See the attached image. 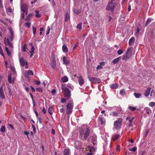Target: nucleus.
I'll return each mask as SVG.
<instances>
[{"mask_svg": "<svg viewBox=\"0 0 155 155\" xmlns=\"http://www.w3.org/2000/svg\"><path fill=\"white\" fill-rule=\"evenodd\" d=\"M90 134V130L88 128H86V129L84 132V130H81L80 132L81 139L83 140H86Z\"/></svg>", "mask_w": 155, "mask_h": 155, "instance_id": "1", "label": "nucleus"}, {"mask_svg": "<svg viewBox=\"0 0 155 155\" xmlns=\"http://www.w3.org/2000/svg\"><path fill=\"white\" fill-rule=\"evenodd\" d=\"M61 89L64 93V97L67 99H69L71 96L70 90L68 87H65L63 84L61 85Z\"/></svg>", "mask_w": 155, "mask_h": 155, "instance_id": "2", "label": "nucleus"}, {"mask_svg": "<svg viewBox=\"0 0 155 155\" xmlns=\"http://www.w3.org/2000/svg\"><path fill=\"white\" fill-rule=\"evenodd\" d=\"M122 119L121 118H119L117 120H116L114 122V128L117 130H119L121 128Z\"/></svg>", "mask_w": 155, "mask_h": 155, "instance_id": "3", "label": "nucleus"}, {"mask_svg": "<svg viewBox=\"0 0 155 155\" xmlns=\"http://www.w3.org/2000/svg\"><path fill=\"white\" fill-rule=\"evenodd\" d=\"M115 4L109 2L107 6L106 9L107 11H110L112 12H113L114 11Z\"/></svg>", "mask_w": 155, "mask_h": 155, "instance_id": "4", "label": "nucleus"}, {"mask_svg": "<svg viewBox=\"0 0 155 155\" xmlns=\"http://www.w3.org/2000/svg\"><path fill=\"white\" fill-rule=\"evenodd\" d=\"M73 106L74 104L72 101L68 104L67 105L66 112L68 114H69L72 112Z\"/></svg>", "mask_w": 155, "mask_h": 155, "instance_id": "5", "label": "nucleus"}, {"mask_svg": "<svg viewBox=\"0 0 155 155\" xmlns=\"http://www.w3.org/2000/svg\"><path fill=\"white\" fill-rule=\"evenodd\" d=\"M87 78L90 82L95 84H99L101 81V79L99 78L94 77L90 78V77L89 76H87Z\"/></svg>", "mask_w": 155, "mask_h": 155, "instance_id": "6", "label": "nucleus"}, {"mask_svg": "<svg viewBox=\"0 0 155 155\" xmlns=\"http://www.w3.org/2000/svg\"><path fill=\"white\" fill-rule=\"evenodd\" d=\"M133 49L132 47H129L127 48V52L126 53V55L127 57V58H130L132 55V50Z\"/></svg>", "mask_w": 155, "mask_h": 155, "instance_id": "7", "label": "nucleus"}, {"mask_svg": "<svg viewBox=\"0 0 155 155\" xmlns=\"http://www.w3.org/2000/svg\"><path fill=\"white\" fill-rule=\"evenodd\" d=\"M4 43L6 46H7V45H8L11 48H13V45L12 43L10 42L8 38L6 39L5 38L4 39Z\"/></svg>", "mask_w": 155, "mask_h": 155, "instance_id": "8", "label": "nucleus"}, {"mask_svg": "<svg viewBox=\"0 0 155 155\" xmlns=\"http://www.w3.org/2000/svg\"><path fill=\"white\" fill-rule=\"evenodd\" d=\"M28 6L26 4H23L21 7V10L23 12H25V11H28Z\"/></svg>", "mask_w": 155, "mask_h": 155, "instance_id": "9", "label": "nucleus"}, {"mask_svg": "<svg viewBox=\"0 0 155 155\" xmlns=\"http://www.w3.org/2000/svg\"><path fill=\"white\" fill-rule=\"evenodd\" d=\"M99 120L101 122V125H103L104 124H105V120L104 117L103 116V115H100L99 117Z\"/></svg>", "mask_w": 155, "mask_h": 155, "instance_id": "10", "label": "nucleus"}, {"mask_svg": "<svg viewBox=\"0 0 155 155\" xmlns=\"http://www.w3.org/2000/svg\"><path fill=\"white\" fill-rule=\"evenodd\" d=\"M0 97L2 99L5 98L2 86L0 88Z\"/></svg>", "mask_w": 155, "mask_h": 155, "instance_id": "11", "label": "nucleus"}, {"mask_svg": "<svg viewBox=\"0 0 155 155\" xmlns=\"http://www.w3.org/2000/svg\"><path fill=\"white\" fill-rule=\"evenodd\" d=\"M19 61L21 65L22 66H24L25 64H27V61H25L24 59V58H20L19 59Z\"/></svg>", "mask_w": 155, "mask_h": 155, "instance_id": "12", "label": "nucleus"}, {"mask_svg": "<svg viewBox=\"0 0 155 155\" xmlns=\"http://www.w3.org/2000/svg\"><path fill=\"white\" fill-rule=\"evenodd\" d=\"M78 81L80 85H82L84 83V80L82 76H81L78 78Z\"/></svg>", "mask_w": 155, "mask_h": 155, "instance_id": "13", "label": "nucleus"}, {"mask_svg": "<svg viewBox=\"0 0 155 155\" xmlns=\"http://www.w3.org/2000/svg\"><path fill=\"white\" fill-rule=\"evenodd\" d=\"M70 18V12L67 11L66 12L64 21H67Z\"/></svg>", "mask_w": 155, "mask_h": 155, "instance_id": "14", "label": "nucleus"}, {"mask_svg": "<svg viewBox=\"0 0 155 155\" xmlns=\"http://www.w3.org/2000/svg\"><path fill=\"white\" fill-rule=\"evenodd\" d=\"M151 90L150 87H148L146 90L144 94V96L146 97H147L150 94Z\"/></svg>", "mask_w": 155, "mask_h": 155, "instance_id": "15", "label": "nucleus"}, {"mask_svg": "<svg viewBox=\"0 0 155 155\" xmlns=\"http://www.w3.org/2000/svg\"><path fill=\"white\" fill-rule=\"evenodd\" d=\"M135 38L134 37H131L129 40V45H133L135 41Z\"/></svg>", "mask_w": 155, "mask_h": 155, "instance_id": "16", "label": "nucleus"}, {"mask_svg": "<svg viewBox=\"0 0 155 155\" xmlns=\"http://www.w3.org/2000/svg\"><path fill=\"white\" fill-rule=\"evenodd\" d=\"M63 61L64 64L66 65L68 64L70 62L67 59L66 57L65 56L63 57Z\"/></svg>", "mask_w": 155, "mask_h": 155, "instance_id": "17", "label": "nucleus"}, {"mask_svg": "<svg viewBox=\"0 0 155 155\" xmlns=\"http://www.w3.org/2000/svg\"><path fill=\"white\" fill-rule=\"evenodd\" d=\"M63 155H71L70 152V149H65L63 152Z\"/></svg>", "mask_w": 155, "mask_h": 155, "instance_id": "18", "label": "nucleus"}, {"mask_svg": "<svg viewBox=\"0 0 155 155\" xmlns=\"http://www.w3.org/2000/svg\"><path fill=\"white\" fill-rule=\"evenodd\" d=\"M62 50L65 53L67 52L68 51V48L65 45H64L62 46Z\"/></svg>", "mask_w": 155, "mask_h": 155, "instance_id": "19", "label": "nucleus"}, {"mask_svg": "<svg viewBox=\"0 0 155 155\" xmlns=\"http://www.w3.org/2000/svg\"><path fill=\"white\" fill-rule=\"evenodd\" d=\"M10 33L11 35V36L10 37V39L11 41H12L14 37V32L12 30H10Z\"/></svg>", "mask_w": 155, "mask_h": 155, "instance_id": "20", "label": "nucleus"}, {"mask_svg": "<svg viewBox=\"0 0 155 155\" xmlns=\"http://www.w3.org/2000/svg\"><path fill=\"white\" fill-rule=\"evenodd\" d=\"M144 110L146 111V113L147 114H149L150 113H151L152 111L150 108L147 107H145L144 109Z\"/></svg>", "mask_w": 155, "mask_h": 155, "instance_id": "21", "label": "nucleus"}, {"mask_svg": "<svg viewBox=\"0 0 155 155\" xmlns=\"http://www.w3.org/2000/svg\"><path fill=\"white\" fill-rule=\"evenodd\" d=\"M140 31V29L138 27L137 28L135 34V35L137 37H138L139 36Z\"/></svg>", "mask_w": 155, "mask_h": 155, "instance_id": "22", "label": "nucleus"}, {"mask_svg": "<svg viewBox=\"0 0 155 155\" xmlns=\"http://www.w3.org/2000/svg\"><path fill=\"white\" fill-rule=\"evenodd\" d=\"M61 81L63 82H67L68 81V78L67 76H64L62 78Z\"/></svg>", "mask_w": 155, "mask_h": 155, "instance_id": "23", "label": "nucleus"}, {"mask_svg": "<svg viewBox=\"0 0 155 155\" xmlns=\"http://www.w3.org/2000/svg\"><path fill=\"white\" fill-rule=\"evenodd\" d=\"M73 11L75 14L77 15L79 14L81 12V11L80 9H76L75 8H74Z\"/></svg>", "mask_w": 155, "mask_h": 155, "instance_id": "24", "label": "nucleus"}, {"mask_svg": "<svg viewBox=\"0 0 155 155\" xmlns=\"http://www.w3.org/2000/svg\"><path fill=\"white\" fill-rule=\"evenodd\" d=\"M121 59V57H118L115 59H114L113 61V62L114 64H116L119 61V60Z\"/></svg>", "mask_w": 155, "mask_h": 155, "instance_id": "25", "label": "nucleus"}, {"mask_svg": "<svg viewBox=\"0 0 155 155\" xmlns=\"http://www.w3.org/2000/svg\"><path fill=\"white\" fill-rule=\"evenodd\" d=\"M118 85L116 84H113L110 86V88L112 89H116L118 87Z\"/></svg>", "mask_w": 155, "mask_h": 155, "instance_id": "26", "label": "nucleus"}, {"mask_svg": "<svg viewBox=\"0 0 155 155\" xmlns=\"http://www.w3.org/2000/svg\"><path fill=\"white\" fill-rule=\"evenodd\" d=\"M26 49H27L26 44H25L22 47V51L23 52L27 51L28 53V52L26 51Z\"/></svg>", "mask_w": 155, "mask_h": 155, "instance_id": "27", "label": "nucleus"}, {"mask_svg": "<svg viewBox=\"0 0 155 155\" xmlns=\"http://www.w3.org/2000/svg\"><path fill=\"white\" fill-rule=\"evenodd\" d=\"M51 67L53 69H54L55 67H56V62L55 61H53L52 62L51 64Z\"/></svg>", "mask_w": 155, "mask_h": 155, "instance_id": "28", "label": "nucleus"}, {"mask_svg": "<svg viewBox=\"0 0 155 155\" xmlns=\"http://www.w3.org/2000/svg\"><path fill=\"white\" fill-rule=\"evenodd\" d=\"M134 95L137 98H139L141 95V94L140 93H134Z\"/></svg>", "mask_w": 155, "mask_h": 155, "instance_id": "29", "label": "nucleus"}, {"mask_svg": "<svg viewBox=\"0 0 155 155\" xmlns=\"http://www.w3.org/2000/svg\"><path fill=\"white\" fill-rule=\"evenodd\" d=\"M151 21V19H148L147 20L146 22L145 26L146 27H147L148 25L150 23Z\"/></svg>", "mask_w": 155, "mask_h": 155, "instance_id": "30", "label": "nucleus"}, {"mask_svg": "<svg viewBox=\"0 0 155 155\" xmlns=\"http://www.w3.org/2000/svg\"><path fill=\"white\" fill-rule=\"evenodd\" d=\"M52 107L50 106L48 109V112L50 115L52 114L53 113L52 112Z\"/></svg>", "mask_w": 155, "mask_h": 155, "instance_id": "31", "label": "nucleus"}, {"mask_svg": "<svg viewBox=\"0 0 155 155\" xmlns=\"http://www.w3.org/2000/svg\"><path fill=\"white\" fill-rule=\"evenodd\" d=\"M31 25V23H30L28 22H26L25 23V27H27L28 28H29L30 27Z\"/></svg>", "mask_w": 155, "mask_h": 155, "instance_id": "32", "label": "nucleus"}, {"mask_svg": "<svg viewBox=\"0 0 155 155\" xmlns=\"http://www.w3.org/2000/svg\"><path fill=\"white\" fill-rule=\"evenodd\" d=\"M120 136V135L119 134H116L115 135L114 137L113 138V140L114 141L116 140Z\"/></svg>", "mask_w": 155, "mask_h": 155, "instance_id": "33", "label": "nucleus"}, {"mask_svg": "<svg viewBox=\"0 0 155 155\" xmlns=\"http://www.w3.org/2000/svg\"><path fill=\"white\" fill-rule=\"evenodd\" d=\"M128 108L131 110L134 111L136 110V108L134 107L131 106H129L128 107Z\"/></svg>", "mask_w": 155, "mask_h": 155, "instance_id": "34", "label": "nucleus"}, {"mask_svg": "<svg viewBox=\"0 0 155 155\" xmlns=\"http://www.w3.org/2000/svg\"><path fill=\"white\" fill-rule=\"evenodd\" d=\"M8 82L11 84L12 83L11 75H9L8 76Z\"/></svg>", "mask_w": 155, "mask_h": 155, "instance_id": "35", "label": "nucleus"}, {"mask_svg": "<svg viewBox=\"0 0 155 155\" xmlns=\"http://www.w3.org/2000/svg\"><path fill=\"white\" fill-rule=\"evenodd\" d=\"M27 74L29 75H33V72L31 70H29L28 71Z\"/></svg>", "mask_w": 155, "mask_h": 155, "instance_id": "36", "label": "nucleus"}, {"mask_svg": "<svg viewBox=\"0 0 155 155\" xmlns=\"http://www.w3.org/2000/svg\"><path fill=\"white\" fill-rule=\"evenodd\" d=\"M149 105L150 106L152 107H153L155 106V102H150L149 103Z\"/></svg>", "mask_w": 155, "mask_h": 155, "instance_id": "37", "label": "nucleus"}, {"mask_svg": "<svg viewBox=\"0 0 155 155\" xmlns=\"http://www.w3.org/2000/svg\"><path fill=\"white\" fill-rule=\"evenodd\" d=\"M5 127L4 126H2L1 127V128L0 129V131H1V132H5Z\"/></svg>", "mask_w": 155, "mask_h": 155, "instance_id": "38", "label": "nucleus"}, {"mask_svg": "<svg viewBox=\"0 0 155 155\" xmlns=\"http://www.w3.org/2000/svg\"><path fill=\"white\" fill-rule=\"evenodd\" d=\"M35 12L36 13V14L35 15V17H38V18L40 17V16H41V15L38 14L39 13L38 11V10H36L35 11Z\"/></svg>", "mask_w": 155, "mask_h": 155, "instance_id": "39", "label": "nucleus"}, {"mask_svg": "<svg viewBox=\"0 0 155 155\" xmlns=\"http://www.w3.org/2000/svg\"><path fill=\"white\" fill-rule=\"evenodd\" d=\"M90 152H94L95 151V149L93 147H89Z\"/></svg>", "mask_w": 155, "mask_h": 155, "instance_id": "40", "label": "nucleus"}, {"mask_svg": "<svg viewBox=\"0 0 155 155\" xmlns=\"http://www.w3.org/2000/svg\"><path fill=\"white\" fill-rule=\"evenodd\" d=\"M36 29V28L34 26H32V31L34 35H35Z\"/></svg>", "mask_w": 155, "mask_h": 155, "instance_id": "41", "label": "nucleus"}, {"mask_svg": "<svg viewBox=\"0 0 155 155\" xmlns=\"http://www.w3.org/2000/svg\"><path fill=\"white\" fill-rule=\"evenodd\" d=\"M137 150V148L136 147H134L133 148L129 149V150L133 152Z\"/></svg>", "mask_w": 155, "mask_h": 155, "instance_id": "42", "label": "nucleus"}, {"mask_svg": "<svg viewBox=\"0 0 155 155\" xmlns=\"http://www.w3.org/2000/svg\"><path fill=\"white\" fill-rule=\"evenodd\" d=\"M118 113L116 111H114L112 113V116H117L118 115Z\"/></svg>", "mask_w": 155, "mask_h": 155, "instance_id": "43", "label": "nucleus"}, {"mask_svg": "<svg viewBox=\"0 0 155 155\" xmlns=\"http://www.w3.org/2000/svg\"><path fill=\"white\" fill-rule=\"evenodd\" d=\"M30 17L28 15L26 17L25 19V21H29L30 20Z\"/></svg>", "mask_w": 155, "mask_h": 155, "instance_id": "44", "label": "nucleus"}, {"mask_svg": "<svg viewBox=\"0 0 155 155\" xmlns=\"http://www.w3.org/2000/svg\"><path fill=\"white\" fill-rule=\"evenodd\" d=\"M0 54L3 57H4V54L3 53V50L2 49L1 47H0Z\"/></svg>", "mask_w": 155, "mask_h": 155, "instance_id": "45", "label": "nucleus"}, {"mask_svg": "<svg viewBox=\"0 0 155 155\" xmlns=\"http://www.w3.org/2000/svg\"><path fill=\"white\" fill-rule=\"evenodd\" d=\"M82 27V24L79 23L78 24L77 26V28L79 29H81Z\"/></svg>", "mask_w": 155, "mask_h": 155, "instance_id": "46", "label": "nucleus"}, {"mask_svg": "<svg viewBox=\"0 0 155 155\" xmlns=\"http://www.w3.org/2000/svg\"><path fill=\"white\" fill-rule=\"evenodd\" d=\"M67 86L69 88H70L71 89L73 90L74 89V87L72 85L70 84H67Z\"/></svg>", "mask_w": 155, "mask_h": 155, "instance_id": "47", "label": "nucleus"}, {"mask_svg": "<svg viewBox=\"0 0 155 155\" xmlns=\"http://www.w3.org/2000/svg\"><path fill=\"white\" fill-rule=\"evenodd\" d=\"M125 90L124 89H122L120 92V94L121 95H124L125 94L124 92Z\"/></svg>", "mask_w": 155, "mask_h": 155, "instance_id": "48", "label": "nucleus"}, {"mask_svg": "<svg viewBox=\"0 0 155 155\" xmlns=\"http://www.w3.org/2000/svg\"><path fill=\"white\" fill-rule=\"evenodd\" d=\"M95 138L94 137H93V136L92 137V138L91 140V142L94 144V143L95 141Z\"/></svg>", "mask_w": 155, "mask_h": 155, "instance_id": "49", "label": "nucleus"}, {"mask_svg": "<svg viewBox=\"0 0 155 155\" xmlns=\"http://www.w3.org/2000/svg\"><path fill=\"white\" fill-rule=\"evenodd\" d=\"M35 50V48L34 46L31 47V50L30 51V53H33Z\"/></svg>", "mask_w": 155, "mask_h": 155, "instance_id": "50", "label": "nucleus"}, {"mask_svg": "<svg viewBox=\"0 0 155 155\" xmlns=\"http://www.w3.org/2000/svg\"><path fill=\"white\" fill-rule=\"evenodd\" d=\"M123 53V51L122 50L120 49L117 51V54L119 55Z\"/></svg>", "mask_w": 155, "mask_h": 155, "instance_id": "51", "label": "nucleus"}, {"mask_svg": "<svg viewBox=\"0 0 155 155\" xmlns=\"http://www.w3.org/2000/svg\"><path fill=\"white\" fill-rule=\"evenodd\" d=\"M36 91L38 92H42L43 91L41 88H37L36 89Z\"/></svg>", "mask_w": 155, "mask_h": 155, "instance_id": "52", "label": "nucleus"}, {"mask_svg": "<svg viewBox=\"0 0 155 155\" xmlns=\"http://www.w3.org/2000/svg\"><path fill=\"white\" fill-rule=\"evenodd\" d=\"M34 82L35 83V84L37 85H39L40 83V81H38L36 80H34Z\"/></svg>", "mask_w": 155, "mask_h": 155, "instance_id": "53", "label": "nucleus"}, {"mask_svg": "<svg viewBox=\"0 0 155 155\" xmlns=\"http://www.w3.org/2000/svg\"><path fill=\"white\" fill-rule=\"evenodd\" d=\"M7 11L10 13L12 12V9L10 7H8L7 8Z\"/></svg>", "mask_w": 155, "mask_h": 155, "instance_id": "54", "label": "nucleus"}, {"mask_svg": "<svg viewBox=\"0 0 155 155\" xmlns=\"http://www.w3.org/2000/svg\"><path fill=\"white\" fill-rule=\"evenodd\" d=\"M103 67L101 66V65H98L97 67V69H102L103 68Z\"/></svg>", "mask_w": 155, "mask_h": 155, "instance_id": "55", "label": "nucleus"}, {"mask_svg": "<svg viewBox=\"0 0 155 155\" xmlns=\"http://www.w3.org/2000/svg\"><path fill=\"white\" fill-rule=\"evenodd\" d=\"M66 102V99L65 98H62L61 99V102L62 103H64Z\"/></svg>", "mask_w": 155, "mask_h": 155, "instance_id": "56", "label": "nucleus"}, {"mask_svg": "<svg viewBox=\"0 0 155 155\" xmlns=\"http://www.w3.org/2000/svg\"><path fill=\"white\" fill-rule=\"evenodd\" d=\"M127 58V57L126 55L125 54V55H123L122 57V59L123 60H124L126 58Z\"/></svg>", "mask_w": 155, "mask_h": 155, "instance_id": "57", "label": "nucleus"}, {"mask_svg": "<svg viewBox=\"0 0 155 155\" xmlns=\"http://www.w3.org/2000/svg\"><path fill=\"white\" fill-rule=\"evenodd\" d=\"M51 92L53 94H55L56 93V90L55 89H52L51 91Z\"/></svg>", "mask_w": 155, "mask_h": 155, "instance_id": "58", "label": "nucleus"}, {"mask_svg": "<svg viewBox=\"0 0 155 155\" xmlns=\"http://www.w3.org/2000/svg\"><path fill=\"white\" fill-rule=\"evenodd\" d=\"M51 133L52 134H53V135H54L55 134V130H54L53 129H51Z\"/></svg>", "mask_w": 155, "mask_h": 155, "instance_id": "59", "label": "nucleus"}, {"mask_svg": "<svg viewBox=\"0 0 155 155\" xmlns=\"http://www.w3.org/2000/svg\"><path fill=\"white\" fill-rule=\"evenodd\" d=\"M0 21L1 22H2V23L3 24H4L5 25H7V23H6V22L5 21H4L2 19H1L0 20Z\"/></svg>", "mask_w": 155, "mask_h": 155, "instance_id": "60", "label": "nucleus"}, {"mask_svg": "<svg viewBox=\"0 0 155 155\" xmlns=\"http://www.w3.org/2000/svg\"><path fill=\"white\" fill-rule=\"evenodd\" d=\"M31 127L33 128V131H35L36 130V128H35V126L34 125L32 124L31 125Z\"/></svg>", "mask_w": 155, "mask_h": 155, "instance_id": "61", "label": "nucleus"}, {"mask_svg": "<svg viewBox=\"0 0 155 155\" xmlns=\"http://www.w3.org/2000/svg\"><path fill=\"white\" fill-rule=\"evenodd\" d=\"M42 112L44 114H45L46 113V110H45V108L44 107H43V109H42Z\"/></svg>", "mask_w": 155, "mask_h": 155, "instance_id": "62", "label": "nucleus"}, {"mask_svg": "<svg viewBox=\"0 0 155 155\" xmlns=\"http://www.w3.org/2000/svg\"><path fill=\"white\" fill-rule=\"evenodd\" d=\"M28 15L30 17V18H31L34 15V14L33 13H30L28 14Z\"/></svg>", "mask_w": 155, "mask_h": 155, "instance_id": "63", "label": "nucleus"}, {"mask_svg": "<svg viewBox=\"0 0 155 155\" xmlns=\"http://www.w3.org/2000/svg\"><path fill=\"white\" fill-rule=\"evenodd\" d=\"M78 45V44L76 43L75 44V45H74V47L73 48V49L74 50H75L76 48L77 47V46Z\"/></svg>", "mask_w": 155, "mask_h": 155, "instance_id": "64", "label": "nucleus"}]
</instances>
